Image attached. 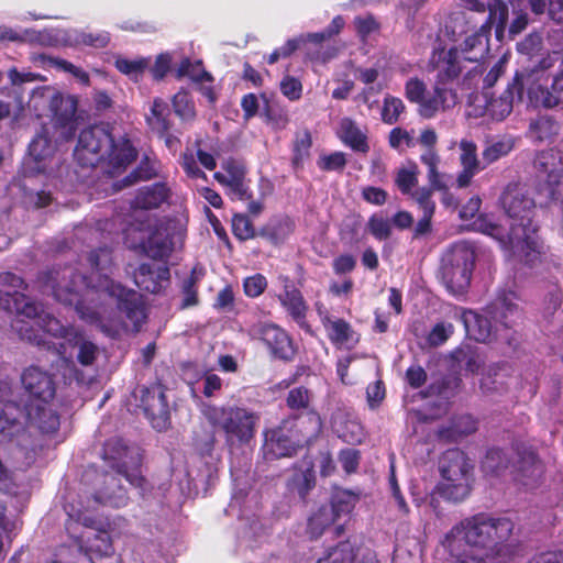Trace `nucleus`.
Wrapping results in <instances>:
<instances>
[{
	"label": "nucleus",
	"mask_w": 563,
	"mask_h": 563,
	"mask_svg": "<svg viewBox=\"0 0 563 563\" xmlns=\"http://www.w3.org/2000/svg\"><path fill=\"white\" fill-rule=\"evenodd\" d=\"M88 262L92 269L89 280L70 267L45 274V287L57 301L75 306L79 317L114 336L121 330L139 331L146 319L139 295L126 290L110 277L112 254L108 247L90 252Z\"/></svg>",
	"instance_id": "obj_1"
},
{
	"label": "nucleus",
	"mask_w": 563,
	"mask_h": 563,
	"mask_svg": "<svg viewBox=\"0 0 563 563\" xmlns=\"http://www.w3.org/2000/svg\"><path fill=\"white\" fill-rule=\"evenodd\" d=\"M103 455L109 461L111 471L97 473L87 470L82 479L93 481V503L114 508L124 507L129 501L126 489L121 484V476L131 485L142 487L144 477L141 475V454L137 448L128 446L122 439L107 441Z\"/></svg>",
	"instance_id": "obj_2"
},
{
	"label": "nucleus",
	"mask_w": 563,
	"mask_h": 563,
	"mask_svg": "<svg viewBox=\"0 0 563 563\" xmlns=\"http://www.w3.org/2000/svg\"><path fill=\"white\" fill-rule=\"evenodd\" d=\"M501 205L509 218L512 219L509 233V246L500 241L505 249L507 261L515 269L521 267L534 268L542 263L544 246L537 234V224L532 216L536 202L527 196V190L519 186H508L503 194Z\"/></svg>",
	"instance_id": "obj_3"
},
{
	"label": "nucleus",
	"mask_w": 563,
	"mask_h": 563,
	"mask_svg": "<svg viewBox=\"0 0 563 563\" xmlns=\"http://www.w3.org/2000/svg\"><path fill=\"white\" fill-rule=\"evenodd\" d=\"M81 166L93 167L107 163L106 173H121L136 156V151L125 135L115 137L103 125L82 130L74 152Z\"/></svg>",
	"instance_id": "obj_4"
},
{
	"label": "nucleus",
	"mask_w": 563,
	"mask_h": 563,
	"mask_svg": "<svg viewBox=\"0 0 563 563\" xmlns=\"http://www.w3.org/2000/svg\"><path fill=\"white\" fill-rule=\"evenodd\" d=\"M1 307L7 311L15 312L18 316H24L29 319L27 321L15 320L12 323V328L22 340L33 344L41 345L46 343L40 330L55 338H64L67 341H70V338L77 331L75 328L64 325L58 319L46 312L30 298H24L16 294L11 298H1Z\"/></svg>",
	"instance_id": "obj_5"
},
{
	"label": "nucleus",
	"mask_w": 563,
	"mask_h": 563,
	"mask_svg": "<svg viewBox=\"0 0 563 563\" xmlns=\"http://www.w3.org/2000/svg\"><path fill=\"white\" fill-rule=\"evenodd\" d=\"M24 418L30 426L43 433H53L59 427V417L48 404H29L25 410H21L14 402L0 401V434L5 438H16L18 444L26 446L24 438L26 432L20 421Z\"/></svg>",
	"instance_id": "obj_6"
},
{
	"label": "nucleus",
	"mask_w": 563,
	"mask_h": 563,
	"mask_svg": "<svg viewBox=\"0 0 563 563\" xmlns=\"http://www.w3.org/2000/svg\"><path fill=\"white\" fill-rule=\"evenodd\" d=\"M474 265L473 246L466 241H459L442 253L438 276L452 295L460 296L471 285Z\"/></svg>",
	"instance_id": "obj_7"
},
{
	"label": "nucleus",
	"mask_w": 563,
	"mask_h": 563,
	"mask_svg": "<svg viewBox=\"0 0 563 563\" xmlns=\"http://www.w3.org/2000/svg\"><path fill=\"white\" fill-rule=\"evenodd\" d=\"M439 470L442 482L438 485L440 496L449 501H463L471 493L472 465L459 449L443 453Z\"/></svg>",
	"instance_id": "obj_8"
},
{
	"label": "nucleus",
	"mask_w": 563,
	"mask_h": 563,
	"mask_svg": "<svg viewBox=\"0 0 563 563\" xmlns=\"http://www.w3.org/2000/svg\"><path fill=\"white\" fill-rule=\"evenodd\" d=\"M203 416L213 427L223 430L228 438H235L243 443L254 437L260 420L255 412L241 407L206 406Z\"/></svg>",
	"instance_id": "obj_9"
},
{
	"label": "nucleus",
	"mask_w": 563,
	"mask_h": 563,
	"mask_svg": "<svg viewBox=\"0 0 563 563\" xmlns=\"http://www.w3.org/2000/svg\"><path fill=\"white\" fill-rule=\"evenodd\" d=\"M465 7L476 12L488 11L486 22L481 26L479 32L467 37L464 42V58L468 62L484 60L490 49L489 30L493 21V0H463Z\"/></svg>",
	"instance_id": "obj_10"
},
{
	"label": "nucleus",
	"mask_w": 563,
	"mask_h": 563,
	"mask_svg": "<svg viewBox=\"0 0 563 563\" xmlns=\"http://www.w3.org/2000/svg\"><path fill=\"white\" fill-rule=\"evenodd\" d=\"M518 295L514 290H500L495 298V341H505L511 344L514 339L510 331L521 318L518 305Z\"/></svg>",
	"instance_id": "obj_11"
},
{
	"label": "nucleus",
	"mask_w": 563,
	"mask_h": 563,
	"mask_svg": "<svg viewBox=\"0 0 563 563\" xmlns=\"http://www.w3.org/2000/svg\"><path fill=\"white\" fill-rule=\"evenodd\" d=\"M456 531L470 547L482 549L485 551L483 555L488 553L493 558V514L481 512L466 518L456 527Z\"/></svg>",
	"instance_id": "obj_12"
},
{
	"label": "nucleus",
	"mask_w": 563,
	"mask_h": 563,
	"mask_svg": "<svg viewBox=\"0 0 563 563\" xmlns=\"http://www.w3.org/2000/svg\"><path fill=\"white\" fill-rule=\"evenodd\" d=\"M511 475L518 486L532 490L542 484L544 467L533 451L518 450L511 464Z\"/></svg>",
	"instance_id": "obj_13"
},
{
	"label": "nucleus",
	"mask_w": 563,
	"mask_h": 563,
	"mask_svg": "<svg viewBox=\"0 0 563 563\" xmlns=\"http://www.w3.org/2000/svg\"><path fill=\"white\" fill-rule=\"evenodd\" d=\"M249 331L254 339L261 340L274 356L282 360H290L294 356L291 340L277 324L257 322Z\"/></svg>",
	"instance_id": "obj_14"
},
{
	"label": "nucleus",
	"mask_w": 563,
	"mask_h": 563,
	"mask_svg": "<svg viewBox=\"0 0 563 563\" xmlns=\"http://www.w3.org/2000/svg\"><path fill=\"white\" fill-rule=\"evenodd\" d=\"M514 522L508 518L495 520V563H509L523 555L522 543L512 536Z\"/></svg>",
	"instance_id": "obj_15"
},
{
	"label": "nucleus",
	"mask_w": 563,
	"mask_h": 563,
	"mask_svg": "<svg viewBox=\"0 0 563 563\" xmlns=\"http://www.w3.org/2000/svg\"><path fill=\"white\" fill-rule=\"evenodd\" d=\"M246 169L243 163L229 158L222 163V172L214 173V179L224 186L232 199L249 200L251 194L245 184Z\"/></svg>",
	"instance_id": "obj_16"
},
{
	"label": "nucleus",
	"mask_w": 563,
	"mask_h": 563,
	"mask_svg": "<svg viewBox=\"0 0 563 563\" xmlns=\"http://www.w3.org/2000/svg\"><path fill=\"white\" fill-rule=\"evenodd\" d=\"M25 391L32 398L30 404H48L55 396L52 376L36 366L26 368L21 377Z\"/></svg>",
	"instance_id": "obj_17"
},
{
	"label": "nucleus",
	"mask_w": 563,
	"mask_h": 563,
	"mask_svg": "<svg viewBox=\"0 0 563 563\" xmlns=\"http://www.w3.org/2000/svg\"><path fill=\"white\" fill-rule=\"evenodd\" d=\"M141 406L154 429L162 431L169 424V410L161 386L142 388Z\"/></svg>",
	"instance_id": "obj_18"
},
{
	"label": "nucleus",
	"mask_w": 563,
	"mask_h": 563,
	"mask_svg": "<svg viewBox=\"0 0 563 563\" xmlns=\"http://www.w3.org/2000/svg\"><path fill=\"white\" fill-rule=\"evenodd\" d=\"M278 282L283 287V290L277 295L280 305L286 309L287 313L302 327L308 309L302 294L289 277L279 276Z\"/></svg>",
	"instance_id": "obj_19"
},
{
	"label": "nucleus",
	"mask_w": 563,
	"mask_h": 563,
	"mask_svg": "<svg viewBox=\"0 0 563 563\" xmlns=\"http://www.w3.org/2000/svg\"><path fill=\"white\" fill-rule=\"evenodd\" d=\"M457 103V95L452 89L435 84L432 91H427L419 103L418 112L426 119L433 118L440 111H446Z\"/></svg>",
	"instance_id": "obj_20"
},
{
	"label": "nucleus",
	"mask_w": 563,
	"mask_h": 563,
	"mask_svg": "<svg viewBox=\"0 0 563 563\" xmlns=\"http://www.w3.org/2000/svg\"><path fill=\"white\" fill-rule=\"evenodd\" d=\"M74 517H76L77 522L90 529L81 538L91 551L103 556H109L113 553L112 537L108 530L97 527L96 521L90 516L82 515L79 510Z\"/></svg>",
	"instance_id": "obj_21"
},
{
	"label": "nucleus",
	"mask_w": 563,
	"mask_h": 563,
	"mask_svg": "<svg viewBox=\"0 0 563 563\" xmlns=\"http://www.w3.org/2000/svg\"><path fill=\"white\" fill-rule=\"evenodd\" d=\"M169 279V269L163 264L144 263L134 273V282L139 288L151 292H159Z\"/></svg>",
	"instance_id": "obj_22"
},
{
	"label": "nucleus",
	"mask_w": 563,
	"mask_h": 563,
	"mask_svg": "<svg viewBox=\"0 0 563 563\" xmlns=\"http://www.w3.org/2000/svg\"><path fill=\"white\" fill-rule=\"evenodd\" d=\"M48 125H43L29 145L30 156L37 163L36 169L46 172V161L53 157L57 148Z\"/></svg>",
	"instance_id": "obj_23"
},
{
	"label": "nucleus",
	"mask_w": 563,
	"mask_h": 563,
	"mask_svg": "<svg viewBox=\"0 0 563 563\" xmlns=\"http://www.w3.org/2000/svg\"><path fill=\"white\" fill-rule=\"evenodd\" d=\"M141 247L152 258L167 257L172 250V241L165 230L156 229L142 238L137 243H131L130 247Z\"/></svg>",
	"instance_id": "obj_24"
},
{
	"label": "nucleus",
	"mask_w": 563,
	"mask_h": 563,
	"mask_svg": "<svg viewBox=\"0 0 563 563\" xmlns=\"http://www.w3.org/2000/svg\"><path fill=\"white\" fill-rule=\"evenodd\" d=\"M460 163L463 170L457 175L456 187L465 188L470 185L471 179L479 172V162L476 155V145L467 140L460 142Z\"/></svg>",
	"instance_id": "obj_25"
},
{
	"label": "nucleus",
	"mask_w": 563,
	"mask_h": 563,
	"mask_svg": "<svg viewBox=\"0 0 563 563\" xmlns=\"http://www.w3.org/2000/svg\"><path fill=\"white\" fill-rule=\"evenodd\" d=\"M313 400L314 395L310 389L303 386H298L288 391L286 405L292 411L307 412L310 415L317 430H319L321 427V419L312 408Z\"/></svg>",
	"instance_id": "obj_26"
},
{
	"label": "nucleus",
	"mask_w": 563,
	"mask_h": 563,
	"mask_svg": "<svg viewBox=\"0 0 563 563\" xmlns=\"http://www.w3.org/2000/svg\"><path fill=\"white\" fill-rule=\"evenodd\" d=\"M76 112V106L73 100L67 101L65 115H58L54 118V121L48 128L52 131V136L55 143L62 144L70 141L77 130V123L74 119Z\"/></svg>",
	"instance_id": "obj_27"
},
{
	"label": "nucleus",
	"mask_w": 563,
	"mask_h": 563,
	"mask_svg": "<svg viewBox=\"0 0 563 563\" xmlns=\"http://www.w3.org/2000/svg\"><path fill=\"white\" fill-rule=\"evenodd\" d=\"M316 483L314 472L310 462H303L296 467L287 481L290 492L297 493L300 499H305Z\"/></svg>",
	"instance_id": "obj_28"
},
{
	"label": "nucleus",
	"mask_w": 563,
	"mask_h": 563,
	"mask_svg": "<svg viewBox=\"0 0 563 563\" xmlns=\"http://www.w3.org/2000/svg\"><path fill=\"white\" fill-rule=\"evenodd\" d=\"M169 189L163 183L145 186L139 189L132 206L135 209L158 208L168 197Z\"/></svg>",
	"instance_id": "obj_29"
},
{
	"label": "nucleus",
	"mask_w": 563,
	"mask_h": 563,
	"mask_svg": "<svg viewBox=\"0 0 563 563\" xmlns=\"http://www.w3.org/2000/svg\"><path fill=\"white\" fill-rule=\"evenodd\" d=\"M462 320L470 339L477 342H487L492 335L490 320L475 311H465Z\"/></svg>",
	"instance_id": "obj_30"
},
{
	"label": "nucleus",
	"mask_w": 563,
	"mask_h": 563,
	"mask_svg": "<svg viewBox=\"0 0 563 563\" xmlns=\"http://www.w3.org/2000/svg\"><path fill=\"white\" fill-rule=\"evenodd\" d=\"M264 450L266 455L273 457L289 456L295 451V443L283 429L278 428L265 434Z\"/></svg>",
	"instance_id": "obj_31"
},
{
	"label": "nucleus",
	"mask_w": 563,
	"mask_h": 563,
	"mask_svg": "<svg viewBox=\"0 0 563 563\" xmlns=\"http://www.w3.org/2000/svg\"><path fill=\"white\" fill-rule=\"evenodd\" d=\"M339 135L352 150L361 153L368 152L367 137L352 119L343 118L340 121Z\"/></svg>",
	"instance_id": "obj_32"
},
{
	"label": "nucleus",
	"mask_w": 563,
	"mask_h": 563,
	"mask_svg": "<svg viewBox=\"0 0 563 563\" xmlns=\"http://www.w3.org/2000/svg\"><path fill=\"white\" fill-rule=\"evenodd\" d=\"M318 312L332 342L343 344L351 340V325L345 320L333 319L327 310H322L320 307H318Z\"/></svg>",
	"instance_id": "obj_33"
},
{
	"label": "nucleus",
	"mask_w": 563,
	"mask_h": 563,
	"mask_svg": "<svg viewBox=\"0 0 563 563\" xmlns=\"http://www.w3.org/2000/svg\"><path fill=\"white\" fill-rule=\"evenodd\" d=\"M65 42L71 46L87 45L103 48L110 43V34L106 31L92 34L71 30L65 33Z\"/></svg>",
	"instance_id": "obj_34"
},
{
	"label": "nucleus",
	"mask_w": 563,
	"mask_h": 563,
	"mask_svg": "<svg viewBox=\"0 0 563 563\" xmlns=\"http://www.w3.org/2000/svg\"><path fill=\"white\" fill-rule=\"evenodd\" d=\"M421 162L428 167V180L434 190H444L448 184L444 179L451 178L449 175L438 170L440 162L439 155L433 148H428L420 157Z\"/></svg>",
	"instance_id": "obj_35"
},
{
	"label": "nucleus",
	"mask_w": 563,
	"mask_h": 563,
	"mask_svg": "<svg viewBox=\"0 0 563 563\" xmlns=\"http://www.w3.org/2000/svg\"><path fill=\"white\" fill-rule=\"evenodd\" d=\"M355 547L347 540L327 548L316 563H353Z\"/></svg>",
	"instance_id": "obj_36"
},
{
	"label": "nucleus",
	"mask_w": 563,
	"mask_h": 563,
	"mask_svg": "<svg viewBox=\"0 0 563 563\" xmlns=\"http://www.w3.org/2000/svg\"><path fill=\"white\" fill-rule=\"evenodd\" d=\"M169 109L167 103L156 98L151 107V112L146 117V121L151 130L155 133H165L170 130L172 123L168 119Z\"/></svg>",
	"instance_id": "obj_37"
},
{
	"label": "nucleus",
	"mask_w": 563,
	"mask_h": 563,
	"mask_svg": "<svg viewBox=\"0 0 563 563\" xmlns=\"http://www.w3.org/2000/svg\"><path fill=\"white\" fill-rule=\"evenodd\" d=\"M175 114L183 123H192L196 120L197 112L191 96L185 91H178L172 99Z\"/></svg>",
	"instance_id": "obj_38"
},
{
	"label": "nucleus",
	"mask_w": 563,
	"mask_h": 563,
	"mask_svg": "<svg viewBox=\"0 0 563 563\" xmlns=\"http://www.w3.org/2000/svg\"><path fill=\"white\" fill-rule=\"evenodd\" d=\"M443 59L438 65V81L437 84L445 87L448 81L456 78L461 71V67L457 63V52L450 49L448 52H442Z\"/></svg>",
	"instance_id": "obj_39"
},
{
	"label": "nucleus",
	"mask_w": 563,
	"mask_h": 563,
	"mask_svg": "<svg viewBox=\"0 0 563 563\" xmlns=\"http://www.w3.org/2000/svg\"><path fill=\"white\" fill-rule=\"evenodd\" d=\"M70 339L71 340L68 342L73 343L74 346L78 349V362L84 366L92 365L99 354L98 346L91 341L87 340L78 330Z\"/></svg>",
	"instance_id": "obj_40"
},
{
	"label": "nucleus",
	"mask_w": 563,
	"mask_h": 563,
	"mask_svg": "<svg viewBox=\"0 0 563 563\" xmlns=\"http://www.w3.org/2000/svg\"><path fill=\"white\" fill-rule=\"evenodd\" d=\"M356 501L357 496L355 494L347 490H339L333 494L331 505L328 506V509H331L332 516L338 521L353 510Z\"/></svg>",
	"instance_id": "obj_41"
},
{
	"label": "nucleus",
	"mask_w": 563,
	"mask_h": 563,
	"mask_svg": "<svg viewBox=\"0 0 563 563\" xmlns=\"http://www.w3.org/2000/svg\"><path fill=\"white\" fill-rule=\"evenodd\" d=\"M335 518L331 514L328 506H321L308 521L307 531L312 539H318L322 536L325 528L335 522Z\"/></svg>",
	"instance_id": "obj_42"
},
{
	"label": "nucleus",
	"mask_w": 563,
	"mask_h": 563,
	"mask_svg": "<svg viewBox=\"0 0 563 563\" xmlns=\"http://www.w3.org/2000/svg\"><path fill=\"white\" fill-rule=\"evenodd\" d=\"M158 173V166L155 161L150 159L148 157H145L139 165V167L129 176H126L122 183L123 185L118 186L117 184L115 189L120 190L123 187L131 186L135 183V180H147L153 177H155Z\"/></svg>",
	"instance_id": "obj_43"
},
{
	"label": "nucleus",
	"mask_w": 563,
	"mask_h": 563,
	"mask_svg": "<svg viewBox=\"0 0 563 563\" xmlns=\"http://www.w3.org/2000/svg\"><path fill=\"white\" fill-rule=\"evenodd\" d=\"M393 563H421L420 549L416 540L407 539L402 543H397Z\"/></svg>",
	"instance_id": "obj_44"
},
{
	"label": "nucleus",
	"mask_w": 563,
	"mask_h": 563,
	"mask_svg": "<svg viewBox=\"0 0 563 563\" xmlns=\"http://www.w3.org/2000/svg\"><path fill=\"white\" fill-rule=\"evenodd\" d=\"M539 195L544 196L549 202L560 201L563 205V170L551 172Z\"/></svg>",
	"instance_id": "obj_45"
},
{
	"label": "nucleus",
	"mask_w": 563,
	"mask_h": 563,
	"mask_svg": "<svg viewBox=\"0 0 563 563\" xmlns=\"http://www.w3.org/2000/svg\"><path fill=\"white\" fill-rule=\"evenodd\" d=\"M492 73L493 70H490L484 79L483 92L474 96L472 100L474 110L470 112L471 115L481 117L489 110L493 102V95L490 92V88L493 87V78L490 77Z\"/></svg>",
	"instance_id": "obj_46"
},
{
	"label": "nucleus",
	"mask_w": 563,
	"mask_h": 563,
	"mask_svg": "<svg viewBox=\"0 0 563 563\" xmlns=\"http://www.w3.org/2000/svg\"><path fill=\"white\" fill-rule=\"evenodd\" d=\"M261 115L274 130L285 129L289 121L286 110L276 103H269L267 101H265V107Z\"/></svg>",
	"instance_id": "obj_47"
},
{
	"label": "nucleus",
	"mask_w": 563,
	"mask_h": 563,
	"mask_svg": "<svg viewBox=\"0 0 563 563\" xmlns=\"http://www.w3.org/2000/svg\"><path fill=\"white\" fill-rule=\"evenodd\" d=\"M419 169L416 164H411L410 167L399 168L396 174L395 183L399 190L404 195H410L413 192L412 189L418 184Z\"/></svg>",
	"instance_id": "obj_48"
},
{
	"label": "nucleus",
	"mask_w": 563,
	"mask_h": 563,
	"mask_svg": "<svg viewBox=\"0 0 563 563\" xmlns=\"http://www.w3.org/2000/svg\"><path fill=\"white\" fill-rule=\"evenodd\" d=\"M114 65L120 73L137 80L147 68L148 60L145 58L128 59L119 56L115 58Z\"/></svg>",
	"instance_id": "obj_49"
},
{
	"label": "nucleus",
	"mask_w": 563,
	"mask_h": 563,
	"mask_svg": "<svg viewBox=\"0 0 563 563\" xmlns=\"http://www.w3.org/2000/svg\"><path fill=\"white\" fill-rule=\"evenodd\" d=\"M367 230L375 239L384 241L391 235L393 223L383 214L375 213L368 219Z\"/></svg>",
	"instance_id": "obj_50"
},
{
	"label": "nucleus",
	"mask_w": 563,
	"mask_h": 563,
	"mask_svg": "<svg viewBox=\"0 0 563 563\" xmlns=\"http://www.w3.org/2000/svg\"><path fill=\"white\" fill-rule=\"evenodd\" d=\"M406 107L401 99L394 96H386L382 109V120L386 124H395Z\"/></svg>",
	"instance_id": "obj_51"
},
{
	"label": "nucleus",
	"mask_w": 563,
	"mask_h": 563,
	"mask_svg": "<svg viewBox=\"0 0 563 563\" xmlns=\"http://www.w3.org/2000/svg\"><path fill=\"white\" fill-rule=\"evenodd\" d=\"M433 188L430 186L421 187L411 194V198L416 201L419 209L422 211V216L433 217L435 211V202L432 199Z\"/></svg>",
	"instance_id": "obj_52"
},
{
	"label": "nucleus",
	"mask_w": 563,
	"mask_h": 563,
	"mask_svg": "<svg viewBox=\"0 0 563 563\" xmlns=\"http://www.w3.org/2000/svg\"><path fill=\"white\" fill-rule=\"evenodd\" d=\"M312 141L311 135L308 131H305L297 135L295 145H294V157L292 164L296 167H299L303 164V162L309 157V151L311 147Z\"/></svg>",
	"instance_id": "obj_53"
},
{
	"label": "nucleus",
	"mask_w": 563,
	"mask_h": 563,
	"mask_svg": "<svg viewBox=\"0 0 563 563\" xmlns=\"http://www.w3.org/2000/svg\"><path fill=\"white\" fill-rule=\"evenodd\" d=\"M534 168L538 172L539 178H549L551 172H559L556 167V155L551 151L541 152L537 155L534 162Z\"/></svg>",
	"instance_id": "obj_54"
},
{
	"label": "nucleus",
	"mask_w": 563,
	"mask_h": 563,
	"mask_svg": "<svg viewBox=\"0 0 563 563\" xmlns=\"http://www.w3.org/2000/svg\"><path fill=\"white\" fill-rule=\"evenodd\" d=\"M355 31L362 42H366L367 37L378 32L379 24L371 14L358 15L353 21Z\"/></svg>",
	"instance_id": "obj_55"
},
{
	"label": "nucleus",
	"mask_w": 563,
	"mask_h": 563,
	"mask_svg": "<svg viewBox=\"0 0 563 563\" xmlns=\"http://www.w3.org/2000/svg\"><path fill=\"white\" fill-rule=\"evenodd\" d=\"M454 327L448 322L437 323L430 331L427 342L430 346L437 347L442 345L453 334Z\"/></svg>",
	"instance_id": "obj_56"
},
{
	"label": "nucleus",
	"mask_w": 563,
	"mask_h": 563,
	"mask_svg": "<svg viewBox=\"0 0 563 563\" xmlns=\"http://www.w3.org/2000/svg\"><path fill=\"white\" fill-rule=\"evenodd\" d=\"M178 76H189L197 81L211 80V76L201 68V63L192 64L188 58L181 62L178 68Z\"/></svg>",
	"instance_id": "obj_57"
},
{
	"label": "nucleus",
	"mask_w": 563,
	"mask_h": 563,
	"mask_svg": "<svg viewBox=\"0 0 563 563\" xmlns=\"http://www.w3.org/2000/svg\"><path fill=\"white\" fill-rule=\"evenodd\" d=\"M232 228L234 235L241 241L252 239L255 235L251 221L244 214H235L233 217Z\"/></svg>",
	"instance_id": "obj_58"
},
{
	"label": "nucleus",
	"mask_w": 563,
	"mask_h": 563,
	"mask_svg": "<svg viewBox=\"0 0 563 563\" xmlns=\"http://www.w3.org/2000/svg\"><path fill=\"white\" fill-rule=\"evenodd\" d=\"M243 287L247 297L256 298L266 289L267 280L262 274H255L244 279Z\"/></svg>",
	"instance_id": "obj_59"
},
{
	"label": "nucleus",
	"mask_w": 563,
	"mask_h": 563,
	"mask_svg": "<svg viewBox=\"0 0 563 563\" xmlns=\"http://www.w3.org/2000/svg\"><path fill=\"white\" fill-rule=\"evenodd\" d=\"M556 124L550 118H539L537 121L530 124V133L532 137L543 140L550 134L554 133Z\"/></svg>",
	"instance_id": "obj_60"
},
{
	"label": "nucleus",
	"mask_w": 563,
	"mask_h": 563,
	"mask_svg": "<svg viewBox=\"0 0 563 563\" xmlns=\"http://www.w3.org/2000/svg\"><path fill=\"white\" fill-rule=\"evenodd\" d=\"M427 91L428 90L426 85L418 78H411L406 82L405 95L407 99L411 102L417 103L418 106L422 101Z\"/></svg>",
	"instance_id": "obj_61"
},
{
	"label": "nucleus",
	"mask_w": 563,
	"mask_h": 563,
	"mask_svg": "<svg viewBox=\"0 0 563 563\" xmlns=\"http://www.w3.org/2000/svg\"><path fill=\"white\" fill-rule=\"evenodd\" d=\"M180 165L189 178L207 180L206 173L198 166V163L191 153L183 154Z\"/></svg>",
	"instance_id": "obj_62"
},
{
	"label": "nucleus",
	"mask_w": 563,
	"mask_h": 563,
	"mask_svg": "<svg viewBox=\"0 0 563 563\" xmlns=\"http://www.w3.org/2000/svg\"><path fill=\"white\" fill-rule=\"evenodd\" d=\"M183 299L180 303V308H189L192 306H196L198 303V295H197V288H196V282L194 277H188L184 280L183 287Z\"/></svg>",
	"instance_id": "obj_63"
},
{
	"label": "nucleus",
	"mask_w": 563,
	"mask_h": 563,
	"mask_svg": "<svg viewBox=\"0 0 563 563\" xmlns=\"http://www.w3.org/2000/svg\"><path fill=\"white\" fill-rule=\"evenodd\" d=\"M345 164V155L342 152L324 155L318 162L319 167L323 170H342Z\"/></svg>",
	"instance_id": "obj_64"
}]
</instances>
